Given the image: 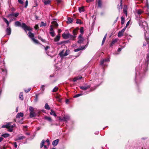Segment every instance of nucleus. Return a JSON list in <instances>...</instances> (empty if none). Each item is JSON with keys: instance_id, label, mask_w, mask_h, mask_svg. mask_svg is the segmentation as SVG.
<instances>
[{"instance_id": "nucleus-1", "label": "nucleus", "mask_w": 149, "mask_h": 149, "mask_svg": "<svg viewBox=\"0 0 149 149\" xmlns=\"http://www.w3.org/2000/svg\"><path fill=\"white\" fill-rule=\"evenodd\" d=\"M15 25L17 26L21 27L26 32L27 30L28 31H32V28L26 25L24 23H22L21 24L20 22L17 21L15 22Z\"/></svg>"}, {"instance_id": "nucleus-2", "label": "nucleus", "mask_w": 149, "mask_h": 149, "mask_svg": "<svg viewBox=\"0 0 149 149\" xmlns=\"http://www.w3.org/2000/svg\"><path fill=\"white\" fill-rule=\"evenodd\" d=\"M29 31L28 32V36L29 38L31 39L35 43L37 44H40L39 43L38 41L36 39L34 38V35L32 33L31 31ZM41 45H42L41 44Z\"/></svg>"}, {"instance_id": "nucleus-3", "label": "nucleus", "mask_w": 149, "mask_h": 149, "mask_svg": "<svg viewBox=\"0 0 149 149\" xmlns=\"http://www.w3.org/2000/svg\"><path fill=\"white\" fill-rule=\"evenodd\" d=\"M139 23L140 26L143 28L147 25L146 22L145 21L140 19L139 20Z\"/></svg>"}, {"instance_id": "nucleus-4", "label": "nucleus", "mask_w": 149, "mask_h": 149, "mask_svg": "<svg viewBox=\"0 0 149 149\" xmlns=\"http://www.w3.org/2000/svg\"><path fill=\"white\" fill-rule=\"evenodd\" d=\"M19 15L18 13L12 12L11 13L8 15L7 17L10 19L11 18V16H13L15 17H17Z\"/></svg>"}, {"instance_id": "nucleus-5", "label": "nucleus", "mask_w": 149, "mask_h": 149, "mask_svg": "<svg viewBox=\"0 0 149 149\" xmlns=\"http://www.w3.org/2000/svg\"><path fill=\"white\" fill-rule=\"evenodd\" d=\"M78 39V40L77 41V42L78 43L80 44L83 42L84 40L82 37V34H81L79 36Z\"/></svg>"}, {"instance_id": "nucleus-6", "label": "nucleus", "mask_w": 149, "mask_h": 149, "mask_svg": "<svg viewBox=\"0 0 149 149\" xmlns=\"http://www.w3.org/2000/svg\"><path fill=\"white\" fill-rule=\"evenodd\" d=\"M91 86L90 85H88L86 86H80L79 87L81 89L84 91H86L88 89L90 88L91 87Z\"/></svg>"}, {"instance_id": "nucleus-7", "label": "nucleus", "mask_w": 149, "mask_h": 149, "mask_svg": "<svg viewBox=\"0 0 149 149\" xmlns=\"http://www.w3.org/2000/svg\"><path fill=\"white\" fill-rule=\"evenodd\" d=\"M110 61V59L109 58H107L105 59L101 60L100 62V65H103V63L105 62H109Z\"/></svg>"}, {"instance_id": "nucleus-8", "label": "nucleus", "mask_w": 149, "mask_h": 149, "mask_svg": "<svg viewBox=\"0 0 149 149\" xmlns=\"http://www.w3.org/2000/svg\"><path fill=\"white\" fill-rule=\"evenodd\" d=\"M45 143V141L44 140H43L40 144V147L41 148H42L43 146H44V148L45 149H47V147L46 145H44V144Z\"/></svg>"}, {"instance_id": "nucleus-9", "label": "nucleus", "mask_w": 149, "mask_h": 149, "mask_svg": "<svg viewBox=\"0 0 149 149\" xmlns=\"http://www.w3.org/2000/svg\"><path fill=\"white\" fill-rule=\"evenodd\" d=\"M118 39L116 38L114 40H113L111 42V43L110 44V47H111L113 46L118 41Z\"/></svg>"}, {"instance_id": "nucleus-10", "label": "nucleus", "mask_w": 149, "mask_h": 149, "mask_svg": "<svg viewBox=\"0 0 149 149\" xmlns=\"http://www.w3.org/2000/svg\"><path fill=\"white\" fill-rule=\"evenodd\" d=\"M7 35L9 36L11 33V29L10 27L7 28L6 30Z\"/></svg>"}, {"instance_id": "nucleus-11", "label": "nucleus", "mask_w": 149, "mask_h": 149, "mask_svg": "<svg viewBox=\"0 0 149 149\" xmlns=\"http://www.w3.org/2000/svg\"><path fill=\"white\" fill-rule=\"evenodd\" d=\"M123 29H122L121 31H119L118 34V37H120L123 36V33L125 31Z\"/></svg>"}, {"instance_id": "nucleus-12", "label": "nucleus", "mask_w": 149, "mask_h": 149, "mask_svg": "<svg viewBox=\"0 0 149 149\" xmlns=\"http://www.w3.org/2000/svg\"><path fill=\"white\" fill-rule=\"evenodd\" d=\"M70 34V33L66 34L65 33H63L62 34V36L63 38L64 39H67L69 38Z\"/></svg>"}, {"instance_id": "nucleus-13", "label": "nucleus", "mask_w": 149, "mask_h": 149, "mask_svg": "<svg viewBox=\"0 0 149 149\" xmlns=\"http://www.w3.org/2000/svg\"><path fill=\"white\" fill-rule=\"evenodd\" d=\"M82 78V77L81 76H78L77 77H75L74 78L73 81L74 82L77 81V80L81 79Z\"/></svg>"}, {"instance_id": "nucleus-14", "label": "nucleus", "mask_w": 149, "mask_h": 149, "mask_svg": "<svg viewBox=\"0 0 149 149\" xmlns=\"http://www.w3.org/2000/svg\"><path fill=\"white\" fill-rule=\"evenodd\" d=\"M59 141V140L58 139H57L54 140L52 143V145L54 146H56L58 144Z\"/></svg>"}, {"instance_id": "nucleus-15", "label": "nucleus", "mask_w": 149, "mask_h": 149, "mask_svg": "<svg viewBox=\"0 0 149 149\" xmlns=\"http://www.w3.org/2000/svg\"><path fill=\"white\" fill-rule=\"evenodd\" d=\"M24 116V114L22 113H18L17 114L16 116V118H20V117H22Z\"/></svg>"}, {"instance_id": "nucleus-16", "label": "nucleus", "mask_w": 149, "mask_h": 149, "mask_svg": "<svg viewBox=\"0 0 149 149\" xmlns=\"http://www.w3.org/2000/svg\"><path fill=\"white\" fill-rule=\"evenodd\" d=\"M78 30L79 28H77L75 29H74L72 32L73 34V35L76 36V35L77 34Z\"/></svg>"}, {"instance_id": "nucleus-17", "label": "nucleus", "mask_w": 149, "mask_h": 149, "mask_svg": "<svg viewBox=\"0 0 149 149\" xmlns=\"http://www.w3.org/2000/svg\"><path fill=\"white\" fill-rule=\"evenodd\" d=\"M3 19L4 22L7 24V28L10 27L9 26V22L8 21V20L7 19L4 17H3Z\"/></svg>"}, {"instance_id": "nucleus-18", "label": "nucleus", "mask_w": 149, "mask_h": 149, "mask_svg": "<svg viewBox=\"0 0 149 149\" xmlns=\"http://www.w3.org/2000/svg\"><path fill=\"white\" fill-rule=\"evenodd\" d=\"M44 118L50 122H52V120L51 118L50 117L45 116L44 117Z\"/></svg>"}, {"instance_id": "nucleus-19", "label": "nucleus", "mask_w": 149, "mask_h": 149, "mask_svg": "<svg viewBox=\"0 0 149 149\" xmlns=\"http://www.w3.org/2000/svg\"><path fill=\"white\" fill-rule=\"evenodd\" d=\"M52 26L57 27L58 26V24L57 22L56 21H54L52 22Z\"/></svg>"}, {"instance_id": "nucleus-20", "label": "nucleus", "mask_w": 149, "mask_h": 149, "mask_svg": "<svg viewBox=\"0 0 149 149\" xmlns=\"http://www.w3.org/2000/svg\"><path fill=\"white\" fill-rule=\"evenodd\" d=\"M36 116V114L35 112H32L30 113L29 116L30 118H32L35 117Z\"/></svg>"}, {"instance_id": "nucleus-21", "label": "nucleus", "mask_w": 149, "mask_h": 149, "mask_svg": "<svg viewBox=\"0 0 149 149\" xmlns=\"http://www.w3.org/2000/svg\"><path fill=\"white\" fill-rule=\"evenodd\" d=\"M76 37V36H74L73 35H71L70 34V35L69 36V38H70V40H75V38Z\"/></svg>"}, {"instance_id": "nucleus-22", "label": "nucleus", "mask_w": 149, "mask_h": 149, "mask_svg": "<svg viewBox=\"0 0 149 149\" xmlns=\"http://www.w3.org/2000/svg\"><path fill=\"white\" fill-rule=\"evenodd\" d=\"M85 46L81 47V48H77V49H75L74 50V51L75 52H77L78 51H79L80 50H81L84 49L85 48Z\"/></svg>"}, {"instance_id": "nucleus-23", "label": "nucleus", "mask_w": 149, "mask_h": 149, "mask_svg": "<svg viewBox=\"0 0 149 149\" xmlns=\"http://www.w3.org/2000/svg\"><path fill=\"white\" fill-rule=\"evenodd\" d=\"M25 138V137L24 136H19L18 137V138L16 139H15V141H17L18 140H22L24 139Z\"/></svg>"}, {"instance_id": "nucleus-24", "label": "nucleus", "mask_w": 149, "mask_h": 149, "mask_svg": "<svg viewBox=\"0 0 149 149\" xmlns=\"http://www.w3.org/2000/svg\"><path fill=\"white\" fill-rule=\"evenodd\" d=\"M79 10L80 13H81V12L85 11V10L84 9V7L82 6L81 7H79Z\"/></svg>"}, {"instance_id": "nucleus-25", "label": "nucleus", "mask_w": 149, "mask_h": 149, "mask_svg": "<svg viewBox=\"0 0 149 149\" xmlns=\"http://www.w3.org/2000/svg\"><path fill=\"white\" fill-rule=\"evenodd\" d=\"M126 6H125L123 9V12L124 13L125 15L127 16V7H125Z\"/></svg>"}, {"instance_id": "nucleus-26", "label": "nucleus", "mask_w": 149, "mask_h": 149, "mask_svg": "<svg viewBox=\"0 0 149 149\" xmlns=\"http://www.w3.org/2000/svg\"><path fill=\"white\" fill-rule=\"evenodd\" d=\"M117 8L118 9L119 12H120L122 8V4L121 5V3H120V6L119 4L117 6Z\"/></svg>"}, {"instance_id": "nucleus-27", "label": "nucleus", "mask_w": 149, "mask_h": 149, "mask_svg": "<svg viewBox=\"0 0 149 149\" xmlns=\"http://www.w3.org/2000/svg\"><path fill=\"white\" fill-rule=\"evenodd\" d=\"M107 33L104 36L103 38V39L102 40V45L104 43L105 40H106L107 36Z\"/></svg>"}, {"instance_id": "nucleus-28", "label": "nucleus", "mask_w": 149, "mask_h": 149, "mask_svg": "<svg viewBox=\"0 0 149 149\" xmlns=\"http://www.w3.org/2000/svg\"><path fill=\"white\" fill-rule=\"evenodd\" d=\"M73 21V19L71 17H68V21H67V23L68 24L71 23Z\"/></svg>"}, {"instance_id": "nucleus-29", "label": "nucleus", "mask_w": 149, "mask_h": 149, "mask_svg": "<svg viewBox=\"0 0 149 149\" xmlns=\"http://www.w3.org/2000/svg\"><path fill=\"white\" fill-rule=\"evenodd\" d=\"M23 95V93L22 92L20 93L19 96V98L22 100H23L24 99V97Z\"/></svg>"}, {"instance_id": "nucleus-30", "label": "nucleus", "mask_w": 149, "mask_h": 149, "mask_svg": "<svg viewBox=\"0 0 149 149\" xmlns=\"http://www.w3.org/2000/svg\"><path fill=\"white\" fill-rule=\"evenodd\" d=\"M98 6L99 8H101L102 6V2L101 0H98L97 2Z\"/></svg>"}, {"instance_id": "nucleus-31", "label": "nucleus", "mask_w": 149, "mask_h": 149, "mask_svg": "<svg viewBox=\"0 0 149 149\" xmlns=\"http://www.w3.org/2000/svg\"><path fill=\"white\" fill-rule=\"evenodd\" d=\"M50 114L51 115H53L55 117H56L57 116L55 111L52 109L51 110V112H50Z\"/></svg>"}, {"instance_id": "nucleus-32", "label": "nucleus", "mask_w": 149, "mask_h": 149, "mask_svg": "<svg viewBox=\"0 0 149 149\" xmlns=\"http://www.w3.org/2000/svg\"><path fill=\"white\" fill-rule=\"evenodd\" d=\"M10 124L9 123H8L6 125H2L1 126V128H8L10 127Z\"/></svg>"}, {"instance_id": "nucleus-33", "label": "nucleus", "mask_w": 149, "mask_h": 149, "mask_svg": "<svg viewBox=\"0 0 149 149\" xmlns=\"http://www.w3.org/2000/svg\"><path fill=\"white\" fill-rule=\"evenodd\" d=\"M14 127V126L13 125H10V127L9 128H8V131L9 132H12L13 131V128Z\"/></svg>"}, {"instance_id": "nucleus-34", "label": "nucleus", "mask_w": 149, "mask_h": 149, "mask_svg": "<svg viewBox=\"0 0 149 149\" xmlns=\"http://www.w3.org/2000/svg\"><path fill=\"white\" fill-rule=\"evenodd\" d=\"M10 136V135L8 133H5L1 135V136L5 138L8 137Z\"/></svg>"}, {"instance_id": "nucleus-35", "label": "nucleus", "mask_w": 149, "mask_h": 149, "mask_svg": "<svg viewBox=\"0 0 149 149\" xmlns=\"http://www.w3.org/2000/svg\"><path fill=\"white\" fill-rule=\"evenodd\" d=\"M64 50H63L59 54V55L60 56V57H62L65 56H63L64 55Z\"/></svg>"}, {"instance_id": "nucleus-36", "label": "nucleus", "mask_w": 149, "mask_h": 149, "mask_svg": "<svg viewBox=\"0 0 149 149\" xmlns=\"http://www.w3.org/2000/svg\"><path fill=\"white\" fill-rule=\"evenodd\" d=\"M45 109L49 110L50 109V107H49V105L47 103H46L45 106Z\"/></svg>"}, {"instance_id": "nucleus-37", "label": "nucleus", "mask_w": 149, "mask_h": 149, "mask_svg": "<svg viewBox=\"0 0 149 149\" xmlns=\"http://www.w3.org/2000/svg\"><path fill=\"white\" fill-rule=\"evenodd\" d=\"M60 36H57L54 38V41L55 42H57L59 41L60 40Z\"/></svg>"}, {"instance_id": "nucleus-38", "label": "nucleus", "mask_w": 149, "mask_h": 149, "mask_svg": "<svg viewBox=\"0 0 149 149\" xmlns=\"http://www.w3.org/2000/svg\"><path fill=\"white\" fill-rule=\"evenodd\" d=\"M38 39L40 40L43 42L45 43L46 42V41L45 39L42 38L40 36H38Z\"/></svg>"}, {"instance_id": "nucleus-39", "label": "nucleus", "mask_w": 149, "mask_h": 149, "mask_svg": "<svg viewBox=\"0 0 149 149\" xmlns=\"http://www.w3.org/2000/svg\"><path fill=\"white\" fill-rule=\"evenodd\" d=\"M51 1L49 0H47V1H45L44 2V4L45 5H47L49 4Z\"/></svg>"}, {"instance_id": "nucleus-40", "label": "nucleus", "mask_w": 149, "mask_h": 149, "mask_svg": "<svg viewBox=\"0 0 149 149\" xmlns=\"http://www.w3.org/2000/svg\"><path fill=\"white\" fill-rule=\"evenodd\" d=\"M121 24H123L125 22V19L123 16L121 17Z\"/></svg>"}, {"instance_id": "nucleus-41", "label": "nucleus", "mask_w": 149, "mask_h": 149, "mask_svg": "<svg viewBox=\"0 0 149 149\" xmlns=\"http://www.w3.org/2000/svg\"><path fill=\"white\" fill-rule=\"evenodd\" d=\"M70 52V50L69 49H67L65 53L64 54V55L63 56H66L69 54V53Z\"/></svg>"}, {"instance_id": "nucleus-42", "label": "nucleus", "mask_w": 149, "mask_h": 149, "mask_svg": "<svg viewBox=\"0 0 149 149\" xmlns=\"http://www.w3.org/2000/svg\"><path fill=\"white\" fill-rule=\"evenodd\" d=\"M64 117L65 121H67L70 119V117L68 116H65Z\"/></svg>"}, {"instance_id": "nucleus-43", "label": "nucleus", "mask_w": 149, "mask_h": 149, "mask_svg": "<svg viewBox=\"0 0 149 149\" xmlns=\"http://www.w3.org/2000/svg\"><path fill=\"white\" fill-rule=\"evenodd\" d=\"M143 13V11L141 9L138 10L137 11V13L138 15H140Z\"/></svg>"}, {"instance_id": "nucleus-44", "label": "nucleus", "mask_w": 149, "mask_h": 149, "mask_svg": "<svg viewBox=\"0 0 149 149\" xmlns=\"http://www.w3.org/2000/svg\"><path fill=\"white\" fill-rule=\"evenodd\" d=\"M59 120L61 121H65V118L64 117H63L62 118H61L60 117H58Z\"/></svg>"}, {"instance_id": "nucleus-45", "label": "nucleus", "mask_w": 149, "mask_h": 149, "mask_svg": "<svg viewBox=\"0 0 149 149\" xmlns=\"http://www.w3.org/2000/svg\"><path fill=\"white\" fill-rule=\"evenodd\" d=\"M29 111L30 112V113L32 112H33L34 111L33 108L31 107H29Z\"/></svg>"}, {"instance_id": "nucleus-46", "label": "nucleus", "mask_w": 149, "mask_h": 149, "mask_svg": "<svg viewBox=\"0 0 149 149\" xmlns=\"http://www.w3.org/2000/svg\"><path fill=\"white\" fill-rule=\"evenodd\" d=\"M96 87L95 86L91 88L90 90L89 91V92H92V91H94L96 89Z\"/></svg>"}, {"instance_id": "nucleus-47", "label": "nucleus", "mask_w": 149, "mask_h": 149, "mask_svg": "<svg viewBox=\"0 0 149 149\" xmlns=\"http://www.w3.org/2000/svg\"><path fill=\"white\" fill-rule=\"evenodd\" d=\"M46 25V23H45L42 22H41L40 26H45Z\"/></svg>"}, {"instance_id": "nucleus-48", "label": "nucleus", "mask_w": 149, "mask_h": 149, "mask_svg": "<svg viewBox=\"0 0 149 149\" xmlns=\"http://www.w3.org/2000/svg\"><path fill=\"white\" fill-rule=\"evenodd\" d=\"M82 95V94H81V93L78 94H76V95H75L74 96V98L77 97H79V96H80L81 95Z\"/></svg>"}, {"instance_id": "nucleus-49", "label": "nucleus", "mask_w": 149, "mask_h": 149, "mask_svg": "<svg viewBox=\"0 0 149 149\" xmlns=\"http://www.w3.org/2000/svg\"><path fill=\"white\" fill-rule=\"evenodd\" d=\"M58 89V87H55L52 90V92H55L56 91H57Z\"/></svg>"}, {"instance_id": "nucleus-50", "label": "nucleus", "mask_w": 149, "mask_h": 149, "mask_svg": "<svg viewBox=\"0 0 149 149\" xmlns=\"http://www.w3.org/2000/svg\"><path fill=\"white\" fill-rule=\"evenodd\" d=\"M80 32L81 34H83L84 33V28L83 27H81L80 28Z\"/></svg>"}, {"instance_id": "nucleus-51", "label": "nucleus", "mask_w": 149, "mask_h": 149, "mask_svg": "<svg viewBox=\"0 0 149 149\" xmlns=\"http://www.w3.org/2000/svg\"><path fill=\"white\" fill-rule=\"evenodd\" d=\"M76 23L77 24H81L82 23L81 22V20L80 19H77V21H76Z\"/></svg>"}, {"instance_id": "nucleus-52", "label": "nucleus", "mask_w": 149, "mask_h": 149, "mask_svg": "<svg viewBox=\"0 0 149 149\" xmlns=\"http://www.w3.org/2000/svg\"><path fill=\"white\" fill-rule=\"evenodd\" d=\"M31 89V88H29L28 89H25L24 90V91L26 93H28L29 92Z\"/></svg>"}, {"instance_id": "nucleus-53", "label": "nucleus", "mask_w": 149, "mask_h": 149, "mask_svg": "<svg viewBox=\"0 0 149 149\" xmlns=\"http://www.w3.org/2000/svg\"><path fill=\"white\" fill-rule=\"evenodd\" d=\"M41 89L42 91H43L45 90V86L44 85H42L41 86Z\"/></svg>"}, {"instance_id": "nucleus-54", "label": "nucleus", "mask_w": 149, "mask_h": 149, "mask_svg": "<svg viewBox=\"0 0 149 149\" xmlns=\"http://www.w3.org/2000/svg\"><path fill=\"white\" fill-rule=\"evenodd\" d=\"M43 47H45V51H46L47 50L49 49L50 48V47L49 46H46V47H45L43 45Z\"/></svg>"}, {"instance_id": "nucleus-55", "label": "nucleus", "mask_w": 149, "mask_h": 149, "mask_svg": "<svg viewBox=\"0 0 149 149\" xmlns=\"http://www.w3.org/2000/svg\"><path fill=\"white\" fill-rule=\"evenodd\" d=\"M50 35H51V36L53 37L54 36H55L54 33V31L50 32Z\"/></svg>"}, {"instance_id": "nucleus-56", "label": "nucleus", "mask_w": 149, "mask_h": 149, "mask_svg": "<svg viewBox=\"0 0 149 149\" xmlns=\"http://www.w3.org/2000/svg\"><path fill=\"white\" fill-rule=\"evenodd\" d=\"M18 2L19 3L21 4H22L23 3V1H22V0H18Z\"/></svg>"}, {"instance_id": "nucleus-57", "label": "nucleus", "mask_w": 149, "mask_h": 149, "mask_svg": "<svg viewBox=\"0 0 149 149\" xmlns=\"http://www.w3.org/2000/svg\"><path fill=\"white\" fill-rule=\"evenodd\" d=\"M46 141V142H47V143L48 145L49 146L50 144L49 141V140L48 139H47Z\"/></svg>"}, {"instance_id": "nucleus-58", "label": "nucleus", "mask_w": 149, "mask_h": 149, "mask_svg": "<svg viewBox=\"0 0 149 149\" xmlns=\"http://www.w3.org/2000/svg\"><path fill=\"white\" fill-rule=\"evenodd\" d=\"M14 146L15 148H17V143L16 142H14Z\"/></svg>"}, {"instance_id": "nucleus-59", "label": "nucleus", "mask_w": 149, "mask_h": 149, "mask_svg": "<svg viewBox=\"0 0 149 149\" xmlns=\"http://www.w3.org/2000/svg\"><path fill=\"white\" fill-rule=\"evenodd\" d=\"M50 31H52L53 30V27L51 25L50 26Z\"/></svg>"}, {"instance_id": "nucleus-60", "label": "nucleus", "mask_w": 149, "mask_h": 149, "mask_svg": "<svg viewBox=\"0 0 149 149\" xmlns=\"http://www.w3.org/2000/svg\"><path fill=\"white\" fill-rule=\"evenodd\" d=\"M28 5V1L27 0H26L25 2V7H26Z\"/></svg>"}, {"instance_id": "nucleus-61", "label": "nucleus", "mask_w": 149, "mask_h": 149, "mask_svg": "<svg viewBox=\"0 0 149 149\" xmlns=\"http://www.w3.org/2000/svg\"><path fill=\"white\" fill-rule=\"evenodd\" d=\"M94 0H86V1L87 3H89L94 1Z\"/></svg>"}, {"instance_id": "nucleus-62", "label": "nucleus", "mask_w": 149, "mask_h": 149, "mask_svg": "<svg viewBox=\"0 0 149 149\" xmlns=\"http://www.w3.org/2000/svg\"><path fill=\"white\" fill-rule=\"evenodd\" d=\"M15 9L14 8H11V11L12 12H14L15 11Z\"/></svg>"}, {"instance_id": "nucleus-63", "label": "nucleus", "mask_w": 149, "mask_h": 149, "mask_svg": "<svg viewBox=\"0 0 149 149\" xmlns=\"http://www.w3.org/2000/svg\"><path fill=\"white\" fill-rule=\"evenodd\" d=\"M35 28L36 29H37L38 27V26L37 25H36L35 26Z\"/></svg>"}, {"instance_id": "nucleus-64", "label": "nucleus", "mask_w": 149, "mask_h": 149, "mask_svg": "<svg viewBox=\"0 0 149 149\" xmlns=\"http://www.w3.org/2000/svg\"><path fill=\"white\" fill-rule=\"evenodd\" d=\"M66 103L67 104H68L69 101L68 99H67L65 101Z\"/></svg>"}]
</instances>
